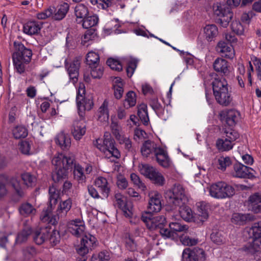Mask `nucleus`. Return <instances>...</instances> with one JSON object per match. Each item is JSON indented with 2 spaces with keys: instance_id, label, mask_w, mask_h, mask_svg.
I'll list each match as a JSON object with an SVG mask.
<instances>
[{
  "instance_id": "obj_1",
  "label": "nucleus",
  "mask_w": 261,
  "mask_h": 261,
  "mask_svg": "<svg viewBox=\"0 0 261 261\" xmlns=\"http://www.w3.org/2000/svg\"><path fill=\"white\" fill-rule=\"evenodd\" d=\"M167 202L172 206H178L179 213L181 217L186 221H191L193 218V213L186 203L188 199L185 195V189L180 185H175L172 189L165 193Z\"/></svg>"
},
{
  "instance_id": "obj_2",
  "label": "nucleus",
  "mask_w": 261,
  "mask_h": 261,
  "mask_svg": "<svg viewBox=\"0 0 261 261\" xmlns=\"http://www.w3.org/2000/svg\"><path fill=\"white\" fill-rule=\"evenodd\" d=\"M213 94L216 101L222 106H229L232 100L230 88L224 77L215 75L212 82Z\"/></svg>"
},
{
  "instance_id": "obj_3",
  "label": "nucleus",
  "mask_w": 261,
  "mask_h": 261,
  "mask_svg": "<svg viewBox=\"0 0 261 261\" xmlns=\"http://www.w3.org/2000/svg\"><path fill=\"white\" fill-rule=\"evenodd\" d=\"M74 161V156L70 154L60 153L53 158L52 163L56 166L52 174V178L55 182H61L67 177L68 170L73 168Z\"/></svg>"
},
{
  "instance_id": "obj_4",
  "label": "nucleus",
  "mask_w": 261,
  "mask_h": 261,
  "mask_svg": "<svg viewBox=\"0 0 261 261\" xmlns=\"http://www.w3.org/2000/svg\"><path fill=\"white\" fill-rule=\"evenodd\" d=\"M15 52L12 55V60L14 68L19 73L24 71L23 62L28 63L31 61L33 53L31 49L27 48L19 41H14Z\"/></svg>"
},
{
  "instance_id": "obj_5",
  "label": "nucleus",
  "mask_w": 261,
  "mask_h": 261,
  "mask_svg": "<svg viewBox=\"0 0 261 261\" xmlns=\"http://www.w3.org/2000/svg\"><path fill=\"white\" fill-rule=\"evenodd\" d=\"M252 238L242 248V251L252 255L261 252V220L254 223L250 229Z\"/></svg>"
},
{
  "instance_id": "obj_6",
  "label": "nucleus",
  "mask_w": 261,
  "mask_h": 261,
  "mask_svg": "<svg viewBox=\"0 0 261 261\" xmlns=\"http://www.w3.org/2000/svg\"><path fill=\"white\" fill-rule=\"evenodd\" d=\"M102 141L100 139L96 140V147L103 153L106 158L108 159L114 157L118 159L120 156V153L116 147L115 141L110 134L106 133L104 135V139Z\"/></svg>"
},
{
  "instance_id": "obj_7",
  "label": "nucleus",
  "mask_w": 261,
  "mask_h": 261,
  "mask_svg": "<svg viewBox=\"0 0 261 261\" xmlns=\"http://www.w3.org/2000/svg\"><path fill=\"white\" fill-rule=\"evenodd\" d=\"M209 192L212 197L218 199L230 197L235 194L233 187L223 181L213 184L210 187Z\"/></svg>"
},
{
  "instance_id": "obj_8",
  "label": "nucleus",
  "mask_w": 261,
  "mask_h": 261,
  "mask_svg": "<svg viewBox=\"0 0 261 261\" xmlns=\"http://www.w3.org/2000/svg\"><path fill=\"white\" fill-rule=\"evenodd\" d=\"M98 245L97 239L93 235L85 234L82 238L81 244L76 248L77 253L82 256L79 261H85L87 259L86 255L89 250L94 249Z\"/></svg>"
},
{
  "instance_id": "obj_9",
  "label": "nucleus",
  "mask_w": 261,
  "mask_h": 261,
  "mask_svg": "<svg viewBox=\"0 0 261 261\" xmlns=\"http://www.w3.org/2000/svg\"><path fill=\"white\" fill-rule=\"evenodd\" d=\"M141 220L145 224L147 228L150 230H159L164 227L166 224V220L164 216H153L149 213L143 214Z\"/></svg>"
},
{
  "instance_id": "obj_10",
  "label": "nucleus",
  "mask_w": 261,
  "mask_h": 261,
  "mask_svg": "<svg viewBox=\"0 0 261 261\" xmlns=\"http://www.w3.org/2000/svg\"><path fill=\"white\" fill-rule=\"evenodd\" d=\"M232 175L240 178L253 179L256 178V171L252 168L239 163L233 165Z\"/></svg>"
},
{
  "instance_id": "obj_11",
  "label": "nucleus",
  "mask_w": 261,
  "mask_h": 261,
  "mask_svg": "<svg viewBox=\"0 0 261 261\" xmlns=\"http://www.w3.org/2000/svg\"><path fill=\"white\" fill-rule=\"evenodd\" d=\"M182 257L183 261H204L205 253L202 249L199 248H195L193 250L186 248L182 252Z\"/></svg>"
},
{
  "instance_id": "obj_12",
  "label": "nucleus",
  "mask_w": 261,
  "mask_h": 261,
  "mask_svg": "<svg viewBox=\"0 0 261 261\" xmlns=\"http://www.w3.org/2000/svg\"><path fill=\"white\" fill-rule=\"evenodd\" d=\"M117 206L123 212V215L127 218H130L133 215V205L130 202L127 201L126 197L120 193L115 195Z\"/></svg>"
},
{
  "instance_id": "obj_13",
  "label": "nucleus",
  "mask_w": 261,
  "mask_h": 261,
  "mask_svg": "<svg viewBox=\"0 0 261 261\" xmlns=\"http://www.w3.org/2000/svg\"><path fill=\"white\" fill-rule=\"evenodd\" d=\"M220 119L224 120L228 126L233 127L239 121L240 118V114L238 111L231 109L222 111L220 113Z\"/></svg>"
},
{
  "instance_id": "obj_14",
  "label": "nucleus",
  "mask_w": 261,
  "mask_h": 261,
  "mask_svg": "<svg viewBox=\"0 0 261 261\" xmlns=\"http://www.w3.org/2000/svg\"><path fill=\"white\" fill-rule=\"evenodd\" d=\"M79 94L76 98L78 113L80 117L83 118L85 116V111H90L93 108V102L91 97H82Z\"/></svg>"
},
{
  "instance_id": "obj_15",
  "label": "nucleus",
  "mask_w": 261,
  "mask_h": 261,
  "mask_svg": "<svg viewBox=\"0 0 261 261\" xmlns=\"http://www.w3.org/2000/svg\"><path fill=\"white\" fill-rule=\"evenodd\" d=\"M215 14L220 17L219 20L223 27L228 26L229 22L233 17V13L229 7L222 8L221 6H217L214 10Z\"/></svg>"
},
{
  "instance_id": "obj_16",
  "label": "nucleus",
  "mask_w": 261,
  "mask_h": 261,
  "mask_svg": "<svg viewBox=\"0 0 261 261\" xmlns=\"http://www.w3.org/2000/svg\"><path fill=\"white\" fill-rule=\"evenodd\" d=\"M150 200L149 201L148 209V213H156L162 208L161 198V195L156 191L152 192L149 194Z\"/></svg>"
},
{
  "instance_id": "obj_17",
  "label": "nucleus",
  "mask_w": 261,
  "mask_h": 261,
  "mask_svg": "<svg viewBox=\"0 0 261 261\" xmlns=\"http://www.w3.org/2000/svg\"><path fill=\"white\" fill-rule=\"evenodd\" d=\"M217 50L222 57L232 59L235 55L232 46L224 41H220L217 46Z\"/></svg>"
},
{
  "instance_id": "obj_18",
  "label": "nucleus",
  "mask_w": 261,
  "mask_h": 261,
  "mask_svg": "<svg viewBox=\"0 0 261 261\" xmlns=\"http://www.w3.org/2000/svg\"><path fill=\"white\" fill-rule=\"evenodd\" d=\"M50 232L49 226L41 227L34 232V242L37 245L42 244L47 240Z\"/></svg>"
},
{
  "instance_id": "obj_19",
  "label": "nucleus",
  "mask_w": 261,
  "mask_h": 261,
  "mask_svg": "<svg viewBox=\"0 0 261 261\" xmlns=\"http://www.w3.org/2000/svg\"><path fill=\"white\" fill-rule=\"evenodd\" d=\"M230 66L228 62L221 58H218L213 63L214 69L222 76H226L229 73Z\"/></svg>"
},
{
  "instance_id": "obj_20",
  "label": "nucleus",
  "mask_w": 261,
  "mask_h": 261,
  "mask_svg": "<svg viewBox=\"0 0 261 261\" xmlns=\"http://www.w3.org/2000/svg\"><path fill=\"white\" fill-rule=\"evenodd\" d=\"M85 229V225L80 219L71 221L68 227L69 232L77 237L84 233Z\"/></svg>"
},
{
  "instance_id": "obj_21",
  "label": "nucleus",
  "mask_w": 261,
  "mask_h": 261,
  "mask_svg": "<svg viewBox=\"0 0 261 261\" xmlns=\"http://www.w3.org/2000/svg\"><path fill=\"white\" fill-rule=\"evenodd\" d=\"M254 216L251 214L236 213L232 215L231 222L237 225H243L254 220Z\"/></svg>"
},
{
  "instance_id": "obj_22",
  "label": "nucleus",
  "mask_w": 261,
  "mask_h": 261,
  "mask_svg": "<svg viewBox=\"0 0 261 261\" xmlns=\"http://www.w3.org/2000/svg\"><path fill=\"white\" fill-rule=\"evenodd\" d=\"M80 62L77 60H74L69 64L67 63L65 65L67 70L69 76L72 82L75 83L77 81V77L79 74Z\"/></svg>"
},
{
  "instance_id": "obj_23",
  "label": "nucleus",
  "mask_w": 261,
  "mask_h": 261,
  "mask_svg": "<svg viewBox=\"0 0 261 261\" xmlns=\"http://www.w3.org/2000/svg\"><path fill=\"white\" fill-rule=\"evenodd\" d=\"M149 105L161 119L165 121L168 118V114H165L164 108L159 102L157 98H151L149 101Z\"/></svg>"
},
{
  "instance_id": "obj_24",
  "label": "nucleus",
  "mask_w": 261,
  "mask_h": 261,
  "mask_svg": "<svg viewBox=\"0 0 261 261\" xmlns=\"http://www.w3.org/2000/svg\"><path fill=\"white\" fill-rule=\"evenodd\" d=\"M95 185L100 190L103 197L101 198L108 197L110 192V188L106 178L102 176L97 177L95 181Z\"/></svg>"
},
{
  "instance_id": "obj_25",
  "label": "nucleus",
  "mask_w": 261,
  "mask_h": 261,
  "mask_svg": "<svg viewBox=\"0 0 261 261\" xmlns=\"http://www.w3.org/2000/svg\"><path fill=\"white\" fill-rule=\"evenodd\" d=\"M155 156L156 161L162 166L167 168L170 166L171 161L167 152L163 148L159 147L156 150Z\"/></svg>"
},
{
  "instance_id": "obj_26",
  "label": "nucleus",
  "mask_w": 261,
  "mask_h": 261,
  "mask_svg": "<svg viewBox=\"0 0 261 261\" xmlns=\"http://www.w3.org/2000/svg\"><path fill=\"white\" fill-rule=\"evenodd\" d=\"M249 209L255 213H261V194L256 193L249 198Z\"/></svg>"
},
{
  "instance_id": "obj_27",
  "label": "nucleus",
  "mask_w": 261,
  "mask_h": 261,
  "mask_svg": "<svg viewBox=\"0 0 261 261\" xmlns=\"http://www.w3.org/2000/svg\"><path fill=\"white\" fill-rule=\"evenodd\" d=\"M159 147L155 142L151 140H146L142 144L141 152L144 157H148L150 154L156 153Z\"/></svg>"
},
{
  "instance_id": "obj_28",
  "label": "nucleus",
  "mask_w": 261,
  "mask_h": 261,
  "mask_svg": "<svg viewBox=\"0 0 261 261\" xmlns=\"http://www.w3.org/2000/svg\"><path fill=\"white\" fill-rule=\"evenodd\" d=\"M69 9V6L66 3L58 6L57 9L55 8V12L53 13L52 19L58 21L62 20L66 16Z\"/></svg>"
},
{
  "instance_id": "obj_29",
  "label": "nucleus",
  "mask_w": 261,
  "mask_h": 261,
  "mask_svg": "<svg viewBox=\"0 0 261 261\" xmlns=\"http://www.w3.org/2000/svg\"><path fill=\"white\" fill-rule=\"evenodd\" d=\"M109 102L105 100L102 105L99 108L97 112V120L101 122H107L109 119V113L108 110Z\"/></svg>"
},
{
  "instance_id": "obj_30",
  "label": "nucleus",
  "mask_w": 261,
  "mask_h": 261,
  "mask_svg": "<svg viewBox=\"0 0 261 261\" xmlns=\"http://www.w3.org/2000/svg\"><path fill=\"white\" fill-rule=\"evenodd\" d=\"M86 130V125L84 123L80 121H75L71 133L74 138L76 140H79L85 134Z\"/></svg>"
},
{
  "instance_id": "obj_31",
  "label": "nucleus",
  "mask_w": 261,
  "mask_h": 261,
  "mask_svg": "<svg viewBox=\"0 0 261 261\" xmlns=\"http://www.w3.org/2000/svg\"><path fill=\"white\" fill-rule=\"evenodd\" d=\"M73 167H74V179L79 184L85 183L86 181L87 176L84 172V168L79 164H76L75 161H74Z\"/></svg>"
},
{
  "instance_id": "obj_32",
  "label": "nucleus",
  "mask_w": 261,
  "mask_h": 261,
  "mask_svg": "<svg viewBox=\"0 0 261 261\" xmlns=\"http://www.w3.org/2000/svg\"><path fill=\"white\" fill-rule=\"evenodd\" d=\"M55 142L63 150L68 149L71 144L69 136L62 132L57 135L55 138Z\"/></svg>"
},
{
  "instance_id": "obj_33",
  "label": "nucleus",
  "mask_w": 261,
  "mask_h": 261,
  "mask_svg": "<svg viewBox=\"0 0 261 261\" xmlns=\"http://www.w3.org/2000/svg\"><path fill=\"white\" fill-rule=\"evenodd\" d=\"M50 209L51 207L50 208L48 207L47 210L41 214L40 219L43 222H47L48 224L55 225L58 223L61 217L58 215V213L56 215H50Z\"/></svg>"
},
{
  "instance_id": "obj_34",
  "label": "nucleus",
  "mask_w": 261,
  "mask_h": 261,
  "mask_svg": "<svg viewBox=\"0 0 261 261\" xmlns=\"http://www.w3.org/2000/svg\"><path fill=\"white\" fill-rule=\"evenodd\" d=\"M196 204L198 215L201 218L200 220L204 221L208 218L210 206L208 203L204 201L199 202Z\"/></svg>"
},
{
  "instance_id": "obj_35",
  "label": "nucleus",
  "mask_w": 261,
  "mask_h": 261,
  "mask_svg": "<svg viewBox=\"0 0 261 261\" xmlns=\"http://www.w3.org/2000/svg\"><path fill=\"white\" fill-rule=\"evenodd\" d=\"M204 34L206 40L211 42L217 37L218 34V28L215 24L206 25L204 28Z\"/></svg>"
},
{
  "instance_id": "obj_36",
  "label": "nucleus",
  "mask_w": 261,
  "mask_h": 261,
  "mask_svg": "<svg viewBox=\"0 0 261 261\" xmlns=\"http://www.w3.org/2000/svg\"><path fill=\"white\" fill-rule=\"evenodd\" d=\"M213 164L218 169L225 171L227 167L231 165L232 162L229 157L221 156L215 159Z\"/></svg>"
},
{
  "instance_id": "obj_37",
  "label": "nucleus",
  "mask_w": 261,
  "mask_h": 261,
  "mask_svg": "<svg viewBox=\"0 0 261 261\" xmlns=\"http://www.w3.org/2000/svg\"><path fill=\"white\" fill-rule=\"evenodd\" d=\"M72 202L70 199H68L60 203L57 210L58 215L60 216L61 218H64L71 207Z\"/></svg>"
},
{
  "instance_id": "obj_38",
  "label": "nucleus",
  "mask_w": 261,
  "mask_h": 261,
  "mask_svg": "<svg viewBox=\"0 0 261 261\" xmlns=\"http://www.w3.org/2000/svg\"><path fill=\"white\" fill-rule=\"evenodd\" d=\"M234 145L228 138H219L216 141V147L221 151H226L231 150Z\"/></svg>"
},
{
  "instance_id": "obj_39",
  "label": "nucleus",
  "mask_w": 261,
  "mask_h": 261,
  "mask_svg": "<svg viewBox=\"0 0 261 261\" xmlns=\"http://www.w3.org/2000/svg\"><path fill=\"white\" fill-rule=\"evenodd\" d=\"M117 140L120 144L123 145L124 149L127 151L129 152L132 154L135 153L136 152V149L134 146H133L132 142L129 138L124 135H122Z\"/></svg>"
},
{
  "instance_id": "obj_40",
  "label": "nucleus",
  "mask_w": 261,
  "mask_h": 261,
  "mask_svg": "<svg viewBox=\"0 0 261 261\" xmlns=\"http://www.w3.org/2000/svg\"><path fill=\"white\" fill-rule=\"evenodd\" d=\"M48 192L49 195V205L51 207L53 205H55L57 203L58 199L60 196L61 192L55 185L49 187Z\"/></svg>"
},
{
  "instance_id": "obj_41",
  "label": "nucleus",
  "mask_w": 261,
  "mask_h": 261,
  "mask_svg": "<svg viewBox=\"0 0 261 261\" xmlns=\"http://www.w3.org/2000/svg\"><path fill=\"white\" fill-rule=\"evenodd\" d=\"M12 134L15 139H18L26 137L28 136V132L24 126L18 125L13 128Z\"/></svg>"
},
{
  "instance_id": "obj_42",
  "label": "nucleus",
  "mask_w": 261,
  "mask_h": 261,
  "mask_svg": "<svg viewBox=\"0 0 261 261\" xmlns=\"http://www.w3.org/2000/svg\"><path fill=\"white\" fill-rule=\"evenodd\" d=\"M80 21L83 22V28L89 29L95 26L98 23V18L96 15L87 16Z\"/></svg>"
},
{
  "instance_id": "obj_43",
  "label": "nucleus",
  "mask_w": 261,
  "mask_h": 261,
  "mask_svg": "<svg viewBox=\"0 0 261 261\" xmlns=\"http://www.w3.org/2000/svg\"><path fill=\"white\" fill-rule=\"evenodd\" d=\"M139 169L141 174L148 178H149L156 170L154 167L147 164H140Z\"/></svg>"
},
{
  "instance_id": "obj_44",
  "label": "nucleus",
  "mask_w": 261,
  "mask_h": 261,
  "mask_svg": "<svg viewBox=\"0 0 261 261\" xmlns=\"http://www.w3.org/2000/svg\"><path fill=\"white\" fill-rule=\"evenodd\" d=\"M86 62L90 68L99 65V56L94 51H90L87 55Z\"/></svg>"
},
{
  "instance_id": "obj_45",
  "label": "nucleus",
  "mask_w": 261,
  "mask_h": 261,
  "mask_svg": "<svg viewBox=\"0 0 261 261\" xmlns=\"http://www.w3.org/2000/svg\"><path fill=\"white\" fill-rule=\"evenodd\" d=\"M136 103V93L133 91H129L127 93L125 100L123 101V106L125 109H128L134 107Z\"/></svg>"
},
{
  "instance_id": "obj_46",
  "label": "nucleus",
  "mask_w": 261,
  "mask_h": 261,
  "mask_svg": "<svg viewBox=\"0 0 261 261\" xmlns=\"http://www.w3.org/2000/svg\"><path fill=\"white\" fill-rule=\"evenodd\" d=\"M74 13L77 19L83 20L88 15L89 12L88 8L84 5L79 4L75 7Z\"/></svg>"
},
{
  "instance_id": "obj_47",
  "label": "nucleus",
  "mask_w": 261,
  "mask_h": 261,
  "mask_svg": "<svg viewBox=\"0 0 261 261\" xmlns=\"http://www.w3.org/2000/svg\"><path fill=\"white\" fill-rule=\"evenodd\" d=\"M223 132L224 134H225L226 138H228V140L231 141L232 143L240 137L239 133L231 127H225L223 128Z\"/></svg>"
},
{
  "instance_id": "obj_48",
  "label": "nucleus",
  "mask_w": 261,
  "mask_h": 261,
  "mask_svg": "<svg viewBox=\"0 0 261 261\" xmlns=\"http://www.w3.org/2000/svg\"><path fill=\"white\" fill-rule=\"evenodd\" d=\"M211 239L214 243L218 245L223 244L225 241L224 233L220 231H213L211 235Z\"/></svg>"
},
{
  "instance_id": "obj_49",
  "label": "nucleus",
  "mask_w": 261,
  "mask_h": 261,
  "mask_svg": "<svg viewBox=\"0 0 261 261\" xmlns=\"http://www.w3.org/2000/svg\"><path fill=\"white\" fill-rule=\"evenodd\" d=\"M138 115L144 124H147L149 121L147 106L142 105L140 106L138 110Z\"/></svg>"
},
{
  "instance_id": "obj_50",
  "label": "nucleus",
  "mask_w": 261,
  "mask_h": 261,
  "mask_svg": "<svg viewBox=\"0 0 261 261\" xmlns=\"http://www.w3.org/2000/svg\"><path fill=\"white\" fill-rule=\"evenodd\" d=\"M138 61L134 58L129 59L127 62L126 73L128 77H130L133 75L137 66Z\"/></svg>"
},
{
  "instance_id": "obj_51",
  "label": "nucleus",
  "mask_w": 261,
  "mask_h": 261,
  "mask_svg": "<svg viewBox=\"0 0 261 261\" xmlns=\"http://www.w3.org/2000/svg\"><path fill=\"white\" fill-rule=\"evenodd\" d=\"M153 184L158 186H163L165 183V178L163 175L157 170L154 171V173L149 178Z\"/></svg>"
},
{
  "instance_id": "obj_52",
  "label": "nucleus",
  "mask_w": 261,
  "mask_h": 261,
  "mask_svg": "<svg viewBox=\"0 0 261 261\" xmlns=\"http://www.w3.org/2000/svg\"><path fill=\"white\" fill-rule=\"evenodd\" d=\"M9 184L19 197H22L23 195L20 181L16 177H12L10 180Z\"/></svg>"
},
{
  "instance_id": "obj_53",
  "label": "nucleus",
  "mask_w": 261,
  "mask_h": 261,
  "mask_svg": "<svg viewBox=\"0 0 261 261\" xmlns=\"http://www.w3.org/2000/svg\"><path fill=\"white\" fill-rule=\"evenodd\" d=\"M231 29L232 31L237 35H242L244 33V26L239 20L232 21Z\"/></svg>"
},
{
  "instance_id": "obj_54",
  "label": "nucleus",
  "mask_w": 261,
  "mask_h": 261,
  "mask_svg": "<svg viewBox=\"0 0 261 261\" xmlns=\"http://www.w3.org/2000/svg\"><path fill=\"white\" fill-rule=\"evenodd\" d=\"M107 64L114 70L120 71L122 69V65L120 62L117 60L109 58L107 61Z\"/></svg>"
},
{
  "instance_id": "obj_55",
  "label": "nucleus",
  "mask_w": 261,
  "mask_h": 261,
  "mask_svg": "<svg viewBox=\"0 0 261 261\" xmlns=\"http://www.w3.org/2000/svg\"><path fill=\"white\" fill-rule=\"evenodd\" d=\"M120 80V79L116 80L115 83L118 84L114 85V96L117 99L121 98L123 93L122 84Z\"/></svg>"
},
{
  "instance_id": "obj_56",
  "label": "nucleus",
  "mask_w": 261,
  "mask_h": 261,
  "mask_svg": "<svg viewBox=\"0 0 261 261\" xmlns=\"http://www.w3.org/2000/svg\"><path fill=\"white\" fill-rule=\"evenodd\" d=\"M47 239H49L50 243L53 245L57 244L60 240V236L59 232L55 229L51 230L50 228V232L49 233V236Z\"/></svg>"
},
{
  "instance_id": "obj_57",
  "label": "nucleus",
  "mask_w": 261,
  "mask_h": 261,
  "mask_svg": "<svg viewBox=\"0 0 261 261\" xmlns=\"http://www.w3.org/2000/svg\"><path fill=\"white\" fill-rule=\"evenodd\" d=\"M169 227L171 230L175 232H181L187 230L188 227L186 225H181L178 222H171L169 224Z\"/></svg>"
},
{
  "instance_id": "obj_58",
  "label": "nucleus",
  "mask_w": 261,
  "mask_h": 261,
  "mask_svg": "<svg viewBox=\"0 0 261 261\" xmlns=\"http://www.w3.org/2000/svg\"><path fill=\"white\" fill-rule=\"evenodd\" d=\"M19 213L24 217L28 216L33 212V206L29 203H25L21 204L19 208Z\"/></svg>"
},
{
  "instance_id": "obj_59",
  "label": "nucleus",
  "mask_w": 261,
  "mask_h": 261,
  "mask_svg": "<svg viewBox=\"0 0 261 261\" xmlns=\"http://www.w3.org/2000/svg\"><path fill=\"white\" fill-rule=\"evenodd\" d=\"M42 27V23L39 24L34 21V39H35L37 41L39 45L42 46L44 44V43L43 41H42L40 40V36L38 34V31L40 30Z\"/></svg>"
},
{
  "instance_id": "obj_60",
  "label": "nucleus",
  "mask_w": 261,
  "mask_h": 261,
  "mask_svg": "<svg viewBox=\"0 0 261 261\" xmlns=\"http://www.w3.org/2000/svg\"><path fill=\"white\" fill-rule=\"evenodd\" d=\"M130 177L134 184L137 186L139 189L143 191H144L146 189L145 184L142 182L138 175L133 173L130 174Z\"/></svg>"
},
{
  "instance_id": "obj_61",
  "label": "nucleus",
  "mask_w": 261,
  "mask_h": 261,
  "mask_svg": "<svg viewBox=\"0 0 261 261\" xmlns=\"http://www.w3.org/2000/svg\"><path fill=\"white\" fill-rule=\"evenodd\" d=\"M91 75L93 79H100L103 72V68L99 65L91 68Z\"/></svg>"
},
{
  "instance_id": "obj_62",
  "label": "nucleus",
  "mask_w": 261,
  "mask_h": 261,
  "mask_svg": "<svg viewBox=\"0 0 261 261\" xmlns=\"http://www.w3.org/2000/svg\"><path fill=\"white\" fill-rule=\"evenodd\" d=\"M32 230L31 229H23L21 232H20L17 235L16 238V242L18 243H22L25 241H26L28 239V237L31 234Z\"/></svg>"
},
{
  "instance_id": "obj_63",
  "label": "nucleus",
  "mask_w": 261,
  "mask_h": 261,
  "mask_svg": "<svg viewBox=\"0 0 261 261\" xmlns=\"http://www.w3.org/2000/svg\"><path fill=\"white\" fill-rule=\"evenodd\" d=\"M55 11L54 7H49L44 12L39 13L37 14V18L39 19H44L47 17H51L53 13Z\"/></svg>"
},
{
  "instance_id": "obj_64",
  "label": "nucleus",
  "mask_w": 261,
  "mask_h": 261,
  "mask_svg": "<svg viewBox=\"0 0 261 261\" xmlns=\"http://www.w3.org/2000/svg\"><path fill=\"white\" fill-rule=\"evenodd\" d=\"M110 259L109 255L104 252H101L98 254L93 255L91 261H108Z\"/></svg>"
}]
</instances>
